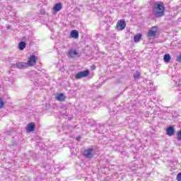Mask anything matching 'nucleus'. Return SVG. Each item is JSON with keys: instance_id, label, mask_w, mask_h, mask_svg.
<instances>
[{"instance_id": "obj_1", "label": "nucleus", "mask_w": 181, "mask_h": 181, "mask_svg": "<svg viewBox=\"0 0 181 181\" xmlns=\"http://www.w3.org/2000/svg\"><path fill=\"white\" fill-rule=\"evenodd\" d=\"M165 4L162 1H157L154 4L152 13L155 18H162L165 16Z\"/></svg>"}, {"instance_id": "obj_2", "label": "nucleus", "mask_w": 181, "mask_h": 181, "mask_svg": "<svg viewBox=\"0 0 181 181\" xmlns=\"http://www.w3.org/2000/svg\"><path fill=\"white\" fill-rule=\"evenodd\" d=\"M88 76H90V71L85 70L83 71L78 72L75 75V78L76 80H80L81 78H84V77H88Z\"/></svg>"}, {"instance_id": "obj_3", "label": "nucleus", "mask_w": 181, "mask_h": 181, "mask_svg": "<svg viewBox=\"0 0 181 181\" xmlns=\"http://www.w3.org/2000/svg\"><path fill=\"white\" fill-rule=\"evenodd\" d=\"M147 36L148 37H158V27L153 26L151 30H148Z\"/></svg>"}, {"instance_id": "obj_4", "label": "nucleus", "mask_w": 181, "mask_h": 181, "mask_svg": "<svg viewBox=\"0 0 181 181\" xmlns=\"http://www.w3.org/2000/svg\"><path fill=\"white\" fill-rule=\"evenodd\" d=\"M83 156L85 158H88V159H91L93 156H94V149L93 148H88L84 150Z\"/></svg>"}, {"instance_id": "obj_5", "label": "nucleus", "mask_w": 181, "mask_h": 181, "mask_svg": "<svg viewBox=\"0 0 181 181\" xmlns=\"http://www.w3.org/2000/svg\"><path fill=\"white\" fill-rule=\"evenodd\" d=\"M37 58L35 55H32L30 58H28V62H26L28 67H32V66H35L36 64V60Z\"/></svg>"}, {"instance_id": "obj_6", "label": "nucleus", "mask_w": 181, "mask_h": 181, "mask_svg": "<svg viewBox=\"0 0 181 181\" xmlns=\"http://www.w3.org/2000/svg\"><path fill=\"white\" fill-rule=\"evenodd\" d=\"M68 57L71 59H74V57H80L78 52L76 49H69L67 54Z\"/></svg>"}, {"instance_id": "obj_7", "label": "nucleus", "mask_w": 181, "mask_h": 181, "mask_svg": "<svg viewBox=\"0 0 181 181\" xmlns=\"http://www.w3.org/2000/svg\"><path fill=\"white\" fill-rule=\"evenodd\" d=\"M125 26H127V23H125V21L120 20L117 23L116 29H117L118 30H124V29H125Z\"/></svg>"}, {"instance_id": "obj_8", "label": "nucleus", "mask_w": 181, "mask_h": 181, "mask_svg": "<svg viewBox=\"0 0 181 181\" xmlns=\"http://www.w3.org/2000/svg\"><path fill=\"white\" fill-rule=\"evenodd\" d=\"M28 68L26 62H21L16 64V69H23Z\"/></svg>"}, {"instance_id": "obj_9", "label": "nucleus", "mask_w": 181, "mask_h": 181, "mask_svg": "<svg viewBox=\"0 0 181 181\" xmlns=\"http://www.w3.org/2000/svg\"><path fill=\"white\" fill-rule=\"evenodd\" d=\"M35 127H36V124H35V122L29 123L27 127V132H32L35 131Z\"/></svg>"}, {"instance_id": "obj_10", "label": "nucleus", "mask_w": 181, "mask_h": 181, "mask_svg": "<svg viewBox=\"0 0 181 181\" xmlns=\"http://www.w3.org/2000/svg\"><path fill=\"white\" fill-rule=\"evenodd\" d=\"M66 97L64 95V93H59L56 95V100L57 101H64L66 100Z\"/></svg>"}, {"instance_id": "obj_11", "label": "nucleus", "mask_w": 181, "mask_h": 181, "mask_svg": "<svg viewBox=\"0 0 181 181\" xmlns=\"http://www.w3.org/2000/svg\"><path fill=\"white\" fill-rule=\"evenodd\" d=\"M174 134H175V128H173V127L172 126H170L169 127H168L167 135H168V136H173Z\"/></svg>"}, {"instance_id": "obj_12", "label": "nucleus", "mask_w": 181, "mask_h": 181, "mask_svg": "<svg viewBox=\"0 0 181 181\" xmlns=\"http://www.w3.org/2000/svg\"><path fill=\"white\" fill-rule=\"evenodd\" d=\"M62 3H57L53 7L54 12H59L62 9Z\"/></svg>"}, {"instance_id": "obj_13", "label": "nucleus", "mask_w": 181, "mask_h": 181, "mask_svg": "<svg viewBox=\"0 0 181 181\" xmlns=\"http://www.w3.org/2000/svg\"><path fill=\"white\" fill-rule=\"evenodd\" d=\"M71 37H73L74 39H78V31L76 30H73L71 32Z\"/></svg>"}, {"instance_id": "obj_14", "label": "nucleus", "mask_w": 181, "mask_h": 181, "mask_svg": "<svg viewBox=\"0 0 181 181\" xmlns=\"http://www.w3.org/2000/svg\"><path fill=\"white\" fill-rule=\"evenodd\" d=\"M25 47H26V42H25V41H21L18 44L19 50H23Z\"/></svg>"}, {"instance_id": "obj_15", "label": "nucleus", "mask_w": 181, "mask_h": 181, "mask_svg": "<svg viewBox=\"0 0 181 181\" xmlns=\"http://www.w3.org/2000/svg\"><path fill=\"white\" fill-rule=\"evenodd\" d=\"M141 37H142V34L139 33L134 36V41L135 42V43H138V42L141 40Z\"/></svg>"}, {"instance_id": "obj_16", "label": "nucleus", "mask_w": 181, "mask_h": 181, "mask_svg": "<svg viewBox=\"0 0 181 181\" xmlns=\"http://www.w3.org/2000/svg\"><path fill=\"white\" fill-rule=\"evenodd\" d=\"M170 59H171L170 54H165L164 55L163 60H164V62H165V63H169V62H170Z\"/></svg>"}, {"instance_id": "obj_17", "label": "nucleus", "mask_w": 181, "mask_h": 181, "mask_svg": "<svg viewBox=\"0 0 181 181\" xmlns=\"http://www.w3.org/2000/svg\"><path fill=\"white\" fill-rule=\"evenodd\" d=\"M133 77L134 78V80H139L140 77H141V73L138 71H136Z\"/></svg>"}, {"instance_id": "obj_18", "label": "nucleus", "mask_w": 181, "mask_h": 181, "mask_svg": "<svg viewBox=\"0 0 181 181\" xmlns=\"http://www.w3.org/2000/svg\"><path fill=\"white\" fill-rule=\"evenodd\" d=\"M4 105H5V102H4V100L0 98V110L4 108Z\"/></svg>"}, {"instance_id": "obj_19", "label": "nucleus", "mask_w": 181, "mask_h": 181, "mask_svg": "<svg viewBox=\"0 0 181 181\" xmlns=\"http://www.w3.org/2000/svg\"><path fill=\"white\" fill-rule=\"evenodd\" d=\"M177 140L181 141V129L177 132Z\"/></svg>"}, {"instance_id": "obj_20", "label": "nucleus", "mask_w": 181, "mask_h": 181, "mask_svg": "<svg viewBox=\"0 0 181 181\" xmlns=\"http://www.w3.org/2000/svg\"><path fill=\"white\" fill-rule=\"evenodd\" d=\"M176 62H178V63H181V52L180 54L176 57Z\"/></svg>"}, {"instance_id": "obj_21", "label": "nucleus", "mask_w": 181, "mask_h": 181, "mask_svg": "<svg viewBox=\"0 0 181 181\" xmlns=\"http://www.w3.org/2000/svg\"><path fill=\"white\" fill-rule=\"evenodd\" d=\"M46 170H50L52 169V165L50 164H47V165L45 166Z\"/></svg>"}, {"instance_id": "obj_22", "label": "nucleus", "mask_w": 181, "mask_h": 181, "mask_svg": "<svg viewBox=\"0 0 181 181\" xmlns=\"http://www.w3.org/2000/svg\"><path fill=\"white\" fill-rule=\"evenodd\" d=\"M177 180L181 181V173H179L177 175Z\"/></svg>"}, {"instance_id": "obj_23", "label": "nucleus", "mask_w": 181, "mask_h": 181, "mask_svg": "<svg viewBox=\"0 0 181 181\" xmlns=\"http://www.w3.org/2000/svg\"><path fill=\"white\" fill-rule=\"evenodd\" d=\"M175 86H177V87H179V86H180V81H177L175 82Z\"/></svg>"}, {"instance_id": "obj_24", "label": "nucleus", "mask_w": 181, "mask_h": 181, "mask_svg": "<svg viewBox=\"0 0 181 181\" xmlns=\"http://www.w3.org/2000/svg\"><path fill=\"white\" fill-rule=\"evenodd\" d=\"M28 37H22V40H23V42H26V40H28Z\"/></svg>"}, {"instance_id": "obj_25", "label": "nucleus", "mask_w": 181, "mask_h": 181, "mask_svg": "<svg viewBox=\"0 0 181 181\" xmlns=\"http://www.w3.org/2000/svg\"><path fill=\"white\" fill-rule=\"evenodd\" d=\"M76 140H77V141H80V136L77 137V138H76Z\"/></svg>"}, {"instance_id": "obj_26", "label": "nucleus", "mask_w": 181, "mask_h": 181, "mask_svg": "<svg viewBox=\"0 0 181 181\" xmlns=\"http://www.w3.org/2000/svg\"><path fill=\"white\" fill-rule=\"evenodd\" d=\"M7 28H8V29H9V28H10V27H9V25H8V27H7Z\"/></svg>"}]
</instances>
